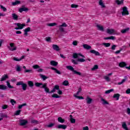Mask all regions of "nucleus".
<instances>
[{"label": "nucleus", "mask_w": 130, "mask_h": 130, "mask_svg": "<svg viewBox=\"0 0 130 130\" xmlns=\"http://www.w3.org/2000/svg\"><path fill=\"white\" fill-rule=\"evenodd\" d=\"M107 33H108V34H113V33H114V30L109 28L107 30Z\"/></svg>", "instance_id": "4be33fe9"}, {"label": "nucleus", "mask_w": 130, "mask_h": 130, "mask_svg": "<svg viewBox=\"0 0 130 130\" xmlns=\"http://www.w3.org/2000/svg\"><path fill=\"white\" fill-rule=\"evenodd\" d=\"M32 68L35 69H39L40 68V66L38 65H34L32 66Z\"/></svg>", "instance_id": "69168bd1"}, {"label": "nucleus", "mask_w": 130, "mask_h": 130, "mask_svg": "<svg viewBox=\"0 0 130 130\" xmlns=\"http://www.w3.org/2000/svg\"><path fill=\"white\" fill-rule=\"evenodd\" d=\"M101 101L102 102V104H103L104 105H105L106 104H109L107 101L106 100H105V99H104L103 98L101 99Z\"/></svg>", "instance_id": "2f4dec72"}, {"label": "nucleus", "mask_w": 130, "mask_h": 130, "mask_svg": "<svg viewBox=\"0 0 130 130\" xmlns=\"http://www.w3.org/2000/svg\"><path fill=\"white\" fill-rule=\"evenodd\" d=\"M50 64L53 67H56L58 64V63L54 60H52L50 61Z\"/></svg>", "instance_id": "f3484780"}, {"label": "nucleus", "mask_w": 130, "mask_h": 130, "mask_svg": "<svg viewBox=\"0 0 130 130\" xmlns=\"http://www.w3.org/2000/svg\"><path fill=\"white\" fill-rule=\"evenodd\" d=\"M9 77L8 75H4L1 78V82H3V81H6L7 79H8Z\"/></svg>", "instance_id": "aec40b11"}, {"label": "nucleus", "mask_w": 130, "mask_h": 130, "mask_svg": "<svg viewBox=\"0 0 130 130\" xmlns=\"http://www.w3.org/2000/svg\"><path fill=\"white\" fill-rule=\"evenodd\" d=\"M27 104L26 103L22 104V105H20L18 106V109H21L22 107H24V106H26Z\"/></svg>", "instance_id": "c03bdc74"}, {"label": "nucleus", "mask_w": 130, "mask_h": 130, "mask_svg": "<svg viewBox=\"0 0 130 130\" xmlns=\"http://www.w3.org/2000/svg\"><path fill=\"white\" fill-rule=\"evenodd\" d=\"M47 25L49 26V27H53V26H56V25H57V23L54 22L52 23H48Z\"/></svg>", "instance_id": "7c9ffc66"}, {"label": "nucleus", "mask_w": 130, "mask_h": 130, "mask_svg": "<svg viewBox=\"0 0 130 130\" xmlns=\"http://www.w3.org/2000/svg\"><path fill=\"white\" fill-rule=\"evenodd\" d=\"M104 78L105 79V80H106V81H107V82H109L110 81V79L109 78V77H108V76H104Z\"/></svg>", "instance_id": "8fccbe9b"}, {"label": "nucleus", "mask_w": 130, "mask_h": 130, "mask_svg": "<svg viewBox=\"0 0 130 130\" xmlns=\"http://www.w3.org/2000/svg\"><path fill=\"white\" fill-rule=\"evenodd\" d=\"M99 5L101 6L102 8H104L105 7V5H104L103 0H100V1L99 2Z\"/></svg>", "instance_id": "b1692460"}, {"label": "nucleus", "mask_w": 130, "mask_h": 130, "mask_svg": "<svg viewBox=\"0 0 130 130\" xmlns=\"http://www.w3.org/2000/svg\"><path fill=\"white\" fill-rule=\"evenodd\" d=\"M28 123V121L26 120H20V125H25Z\"/></svg>", "instance_id": "9d476101"}, {"label": "nucleus", "mask_w": 130, "mask_h": 130, "mask_svg": "<svg viewBox=\"0 0 130 130\" xmlns=\"http://www.w3.org/2000/svg\"><path fill=\"white\" fill-rule=\"evenodd\" d=\"M96 28H98V29H99L100 31H104V28L103 27V26L100 24L96 25Z\"/></svg>", "instance_id": "ddd939ff"}, {"label": "nucleus", "mask_w": 130, "mask_h": 130, "mask_svg": "<svg viewBox=\"0 0 130 130\" xmlns=\"http://www.w3.org/2000/svg\"><path fill=\"white\" fill-rule=\"evenodd\" d=\"M7 85L8 87H9L10 89H13V88H14L13 86H12V85H11V84H10V82L9 81H7Z\"/></svg>", "instance_id": "09e8293b"}, {"label": "nucleus", "mask_w": 130, "mask_h": 130, "mask_svg": "<svg viewBox=\"0 0 130 130\" xmlns=\"http://www.w3.org/2000/svg\"><path fill=\"white\" fill-rule=\"evenodd\" d=\"M105 40H113L114 39V37L113 36H111L107 38H104Z\"/></svg>", "instance_id": "72a5a7b5"}, {"label": "nucleus", "mask_w": 130, "mask_h": 130, "mask_svg": "<svg viewBox=\"0 0 130 130\" xmlns=\"http://www.w3.org/2000/svg\"><path fill=\"white\" fill-rule=\"evenodd\" d=\"M12 16L13 20H18V18H19V16H18V15L15 13H13Z\"/></svg>", "instance_id": "5701e85b"}, {"label": "nucleus", "mask_w": 130, "mask_h": 130, "mask_svg": "<svg viewBox=\"0 0 130 130\" xmlns=\"http://www.w3.org/2000/svg\"><path fill=\"white\" fill-rule=\"evenodd\" d=\"M35 86L36 87H40V86H43V84H42V83L36 82L35 83Z\"/></svg>", "instance_id": "e433bc0d"}, {"label": "nucleus", "mask_w": 130, "mask_h": 130, "mask_svg": "<svg viewBox=\"0 0 130 130\" xmlns=\"http://www.w3.org/2000/svg\"><path fill=\"white\" fill-rule=\"evenodd\" d=\"M41 78L44 80L45 81V80H46V79H47V77L43 75H41Z\"/></svg>", "instance_id": "bf43d9fd"}, {"label": "nucleus", "mask_w": 130, "mask_h": 130, "mask_svg": "<svg viewBox=\"0 0 130 130\" xmlns=\"http://www.w3.org/2000/svg\"><path fill=\"white\" fill-rule=\"evenodd\" d=\"M113 91H114V89H113L106 90L105 91V94H110V93H111V92H113Z\"/></svg>", "instance_id": "79ce46f5"}, {"label": "nucleus", "mask_w": 130, "mask_h": 130, "mask_svg": "<svg viewBox=\"0 0 130 130\" xmlns=\"http://www.w3.org/2000/svg\"><path fill=\"white\" fill-rule=\"evenodd\" d=\"M53 48L54 50H56L57 51L59 50V47H58L56 45H53Z\"/></svg>", "instance_id": "c756f323"}, {"label": "nucleus", "mask_w": 130, "mask_h": 130, "mask_svg": "<svg viewBox=\"0 0 130 130\" xmlns=\"http://www.w3.org/2000/svg\"><path fill=\"white\" fill-rule=\"evenodd\" d=\"M0 89H1V90H7V86L0 85Z\"/></svg>", "instance_id": "4c0bfd02"}, {"label": "nucleus", "mask_w": 130, "mask_h": 130, "mask_svg": "<svg viewBox=\"0 0 130 130\" xmlns=\"http://www.w3.org/2000/svg\"><path fill=\"white\" fill-rule=\"evenodd\" d=\"M122 127L125 130H128L127 126L126 125V123L125 122H122Z\"/></svg>", "instance_id": "9b49d317"}, {"label": "nucleus", "mask_w": 130, "mask_h": 130, "mask_svg": "<svg viewBox=\"0 0 130 130\" xmlns=\"http://www.w3.org/2000/svg\"><path fill=\"white\" fill-rule=\"evenodd\" d=\"M119 97H120V94L119 93L114 94V100L118 101L119 100Z\"/></svg>", "instance_id": "6ab92c4d"}, {"label": "nucleus", "mask_w": 130, "mask_h": 130, "mask_svg": "<svg viewBox=\"0 0 130 130\" xmlns=\"http://www.w3.org/2000/svg\"><path fill=\"white\" fill-rule=\"evenodd\" d=\"M79 7V5H76V4H72L71 6V8H72V9H77V8Z\"/></svg>", "instance_id": "58836bf2"}, {"label": "nucleus", "mask_w": 130, "mask_h": 130, "mask_svg": "<svg viewBox=\"0 0 130 130\" xmlns=\"http://www.w3.org/2000/svg\"><path fill=\"white\" fill-rule=\"evenodd\" d=\"M21 4V2L19 1H15L14 2L12 3V6H17V5H20Z\"/></svg>", "instance_id": "a878e982"}, {"label": "nucleus", "mask_w": 130, "mask_h": 130, "mask_svg": "<svg viewBox=\"0 0 130 130\" xmlns=\"http://www.w3.org/2000/svg\"><path fill=\"white\" fill-rule=\"evenodd\" d=\"M53 98H60V96L57 95V94H53L52 95Z\"/></svg>", "instance_id": "603ef678"}, {"label": "nucleus", "mask_w": 130, "mask_h": 130, "mask_svg": "<svg viewBox=\"0 0 130 130\" xmlns=\"http://www.w3.org/2000/svg\"><path fill=\"white\" fill-rule=\"evenodd\" d=\"M86 102L88 104H91L92 102V99L89 97H87L86 99Z\"/></svg>", "instance_id": "cd10ccee"}, {"label": "nucleus", "mask_w": 130, "mask_h": 130, "mask_svg": "<svg viewBox=\"0 0 130 130\" xmlns=\"http://www.w3.org/2000/svg\"><path fill=\"white\" fill-rule=\"evenodd\" d=\"M28 10V8H19V12L20 13H22V12H27Z\"/></svg>", "instance_id": "2eb2a0df"}, {"label": "nucleus", "mask_w": 130, "mask_h": 130, "mask_svg": "<svg viewBox=\"0 0 130 130\" xmlns=\"http://www.w3.org/2000/svg\"><path fill=\"white\" fill-rule=\"evenodd\" d=\"M31 123H33L34 124H38L39 122L36 120L32 119L31 121Z\"/></svg>", "instance_id": "ea45409f"}, {"label": "nucleus", "mask_w": 130, "mask_h": 130, "mask_svg": "<svg viewBox=\"0 0 130 130\" xmlns=\"http://www.w3.org/2000/svg\"><path fill=\"white\" fill-rule=\"evenodd\" d=\"M1 9L4 11V12H7V8L3 6V5H0Z\"/></svg>", "instance_id": "052dcab7"}, {"label": "nucleus", "mask_w": 130, "mask_h": 130, "mask_svg": "<svg viewBox=\"0 0 130 130\" xmlns=\"http://www.w3.org/2000/svg\"><path fill=\"white\" fill-rule=\"evenodd\" d=\"M54 125V123H50L48 125H47V127H52Z\"/></svg>", "instance_id": "6e6d98bb"}, {"label": "nucleus", "mask_w": 130, "mask_h": 130, "mask_svg": "<svg viewBox=\"0 0 130 130\" xmlns=\"http://www.w3.org/2000/svg\"><path fill=\"white\" fill-rule=\"evenodd\" d=\"M24 83H23V81H20L17 83L16 85L17 86H22Z\"/></svg>", "instance_id": "13d9d810"}, {"label": "nucleus", "mask_w": 130, "mask_h": 130, "mask_svg": "<svg viewBox=\"0 0 130 130\" xmlns=\"http://www.w3.org/2000/svg\"><path fill=\"white\" fill-rule=\"evenodd\" d=\"M58 122H60V123H63V122H64L65 120L64 119L62 118L61 117H59L58 118Z\"/></svg>", "instance_id": "412c9836"}, {"label": "nucleus", "mask_w": 130, "mask_h": 130, "mask_svg": "<svg viewBox=\"0 0 130 130\" xmlns=\"http://www.w3.org/2000/svg\"><path fill=\"white\" fill-rule=\"evenodd\" d=\"M46 86H47V84L45 83L43 85V86L41 87V88H43L45 89V92H46V93H50V92H49V88L46 87Z\"/></svg>", "instance_id": "0eeeda50"}, {"label": "nucleus", "mask_w": 130, "mask_h": 130, "mask_svg": "<svg viewBox=\"0 0 130 130\" xmlns=\"http://www.w3.org/2000/svg\"><path fill=\"white\" fill-rule=\"evenodd\" d=\"M82 91V88L80 87L78 89V91L76 93L74 94L73 96L74 97H75V98H77V99H79V100H81L82 99H84V98L83 96H78L79 94H80V92Z\"/></svg>", "instance_id": "7ed1b4c3"}, {"label": "nucleus", "mask_w": 130, "mask_h": 130, "mask_svg": "<svg viewBox=\"0 0 130 130\" xmlns=\"http://www.w3.org/2000/svg\"><path fill=\"white\" fill-rule=\"evenodd\" d=\"M57 128H61L62 129H66L67 128V125L59 124L57 126Z\"/></svg>", "instance_id": "f8f14e48"}, {"label": "nucleus", "mask_w": 130, "mask_h": 130, "mask_svg": "<svg viewBox=\"0 0 130 130\" xmlns=\"http://www.w3.org/2000/svg\"><path fill=\"white\" fill-rule=\"evenodd\" d=\"M63 85L64 86H68L69 85V81L68 80H65L63 82Z\"/></svg>", "instance_id": "5fc2aeb1"}, {"label": "nucleus", "mask_w": 130, "mask_h": 130, "mask_svg": "<svg viewBox=\"0 0 130 130\" xmlns=\"http://www.w3.org/2000/svg\"><path fill=\"white\" fill-rule=\"evenodd\" d=\"M99 67L98 65H94L92 68H91V71H96V70H98Z\"/></svg>", "instance_id": "a18cd8bd"}, {"label": "nucleus", "mask_w": 130, "mask_h": 130, "mask_svg": "<svg viewBox=\"0 0 130 130\" xmlns=\"http://www.w3.org/2000/svg\"><path fill=\"white\" fill-rule=\"evenodd\" d=\"M70 121L71 123H75L76 122V119H75L74 118H73V115H70Z\"/></svg>", "instance_id": "bb28decb"}, {"label": "nucleus", "mask_w": 130, "mask_h": 130, "mask_svg": "<svg viewBox=\"0 0 130 130\" xmlns=\"http://www.w3.org/2000/svg\"><path fill=\"white\" fill-rule=\"evenodd\" d=\"M119 66L120 68H123V67H125V66H126V63L125 62H121L119 63Z\"/></svg>", "instance_id": "c85d7f7f"}, {"label": "nucleus", "mask_w": 130, "mask_h": 130, "mask_svg": "<svg viewBox=\"0 0 130 130\" xmlns=\"http://www.w3.org/2000/svg\"><path fill=\"white\" fill-rule=\"evenodd\" d=\"M129 30V28H127L124 29H122L121 32V33H122L123 34H124V33H126V32H127L128 30Z\"/></svg>", "instance_id": "f704fd0d"}, {"label": "nucleus", "mask_w": 130, "mask_h": 130, "mask_svg": "<svg viewBox=\"0 0 130 130\" xmlns=\"http://www.w3.org/2000/svg\"><path fill=\"white\" fill-rule=\"evenodd\" d=\"M72 44L74 45L75 46H77L78 45V41H74L73 42Z\"/></svg>", "instance_id": "e2e57ef3"}, {"label": "nucleus", "mask_w": 130, "mask_h": 130, "mask_svg": "<svg viewBox=\"0 0 130 130\" xmlns=\"http://www.w3.org/2000/svg\"><path fill=\"white\" fill-rule=\"evenodd\" d=\"M78 61H79V62H84V61H86V60L84 58H78Z\"/></svg>", "instance_id": "864d4df0"}, {"label": "nucleus", "mask_w": 130, "mask_h": 130, "mask_svg": "<svg viewBox=\"0 0 130 130\" xmlns=\"http://www.w3.org/2000/svg\"><path fill=\"white\" fill-rule=\"evenodd\" d=\"M90 53H93V54H95V55H100V53H99V52L95 51V50H91L90 51Z\"/></svg>", "instance_id": "dca6fc26"}, {"label": "nucleus", "mask_w": 130, "mask_h": 130, "mask_svg": "<svg viewBox=\"0 0 130 130\" xmlns=\"http://www.w3.org/2000/svg\"><path fill=\"white\" fill-rule=\"evenodd\" d=\"M116 4L118 6H120V5L123 4L124 0H116Z\"/></svg>", "instance_id": "a211bd4d"}, {"label": "nucleus", "mask_w": 130, "mask_h": 130, "mask_svg": "<svg viewBox=\"0 0 130 130\" xmlns=\"http://www.w3.org/2000/svg\"><path fill=\"white\" fill-rule=\"evenodd\" d=\"M103 45H104L105 47H109L110 46V43H105L103 44Z\"/></svg>", "instance_id": "3c124183"}, {"label": "nucleus", "mask_w": 130, "mask_h": 130, "mask_svg": "<svg viewBox=\"0 0 130 130\" xmlns=\"http://www.w3.org/2000/svg\"><path fill=\"white\" fill-rule=\"evenodd\" d=\"M22 89L24 91H26L27 89V84L26 83H23L22 85Z\"/></svg>", "instance_id": "c9c22d12"}, {"label": "nucleus", "mask_w": 130, "mask_h": 130, "mask_svg": "<svg viewBox=\"0 0 130 130\" xmlns=\"http://www.w3.org/2000/svg\"><path fill=\"white\" fill-rule=\"evenodd\" d=\"M73 73H74V74H76V75H78V76H81V73H80L78 71H76V70H75Z\"/></svg>", "instance_id": "0e129e2a"}, {"label": "nucleus", "mask_w": 130, "mask_h": 130, "mask_svg": "<svg viewBox=\"0 0 130 130\" xmlns=\"http://www.w3.org/2000/svg\"><path fill=\"white\" fill-rule=\"evenodd\" d=\"M80 56H81V57L85 58L84 56L81 53H74L73 54V57H74V58H79V57H80Z\"/></svg>", "instance_id": "39448f33"}, {"label": "nucleus", "mask_w": 130, "mask_h": 130, "mask_svg": "<svg viewBox=\"0 0 130 130\" xmlns=\"http://www.w3.org/2000/svg\"><path fill=\"white\" fill-rule=\"evenodd\" d=\"M56 90H59V86L57 85L54 86V88L51 91H50V93H54V92L56 91Z\"/></svg>", "instance_id": "6e6552de"}, {"label": "nucleus", "mask_w": 130, "mask_h": 130, "mask_svg": "<svg viewBox=\"0 0 130 130\" xmlns=\"http://www.w3.org/2000/svg\"><path fill=\"white\" fill-rule=\"evenodd\" d=\"M10 103H11L12 105L14 106V105H15V104H16V101H15V100L11 99L10 100Z\"/></svg>", "instance_id": "49530a36"}, {"label": "nucleus", "mask_w": 130, "mask_h": 130, "mask_svg": "<svg viewBox=\"0 0 130 130\" xmlns=\"http://www.w3.org/2000/svg\"><path fill=\"white\" fill-rule=\"evenodd\" d=\"M30 31H31V28L30 27H27L24 30V35L25 36H27L28 35V32H30Z\"/></svg>", "instance_id": "1a4fd4ad"}, {"label": "nucleus", "mask_w": 130, "mask_h": 130, "mask_svg": "<svg viewBox=\"0 0 130 130\" xmlns=\"http://www.w3.org/2000/svg\"><path fill=\"white\" fill-rule=\"evenodd\" d=\"M24 57H25V56H22L20 58H18L17 57H14L13 60H14L15 61H21L22 59H24Z\"/></svg>", "instance_id": "4468645a"}, {"label": "nucleus", "mask_w": 130, "mask_h": 130, "mask_svg": "<svg viewBox=\"0 0 130 130\" xmlns=\"http://www.w3.org/2000/svg\"><path fill=\"white\" fill-rule=\"evenodd\" d=\"M126 81V79H122L121 82L118 83V85H122V84H123V83H125Z\"/></svg>", "instance_id": "de8ad7c7"}, {"label": "nucleus", "mask_w": 130, "mask_h": 130, "mask_svg": "<svg viewBox=\"0 0 130 130\" xmlns=\"http://www.w3.org/2000/svg\"><path fill=\"white\" fill-rule=\"evenodd\" d=\"M63 27L65 28L68 27V24H67L66 22L62 23L61 25H59L58 26L59 30L61 33H63V32H64V28H63Z\"/></svg>", "instance_id": "f03ea898"}, {"label": "nucleus", "mask_w": 130, "mask_h": 130, "mask_svg": "<svg viewBox=\"0 0 130 130\" xmlns=\"http://www.w3.org/2000/svg\"><path fill=\"white\" fill-rule=\"evenodd\" d=\"M122 9V16H126V15H128V11H127V8L126 7H123Z\"/></svg>", "instance_id": "20e7f679"}, {"label": "nucleus", "mask_w": 130, "mask_h": 130, "mask_svg": "<svg viewBox=\"0 0 130 130\" xmlns=\"http://www.w3.org/2000/svg\"><path fill=\"white\" fill-rule=\"evenodd\" d=\"M83 46V48H84L85 49H87L88 50L89 49H91V46H89L87 44H84Z\"/></svg>", "instance_id": "393cba45"}, {"label": "nucleus", "mask_w": 130, "mask_h": 130, "mask_svg": "<svg viewBox=\"0 0 130 130\" xmlns=\"http://www.w3.org/2000/svg\"><path fill=\"white\" fill-rule=\"evenodd\" d=\"M50 40H51V38L50 37L46 38V41H47V42H49Z\"/></svg>", "instance_id": "774afa93"}, {"label": "nucleus", "mask_w": 130, "mask_h": 130, "mask_svg": "<svg viewBox=\"0 0 130 130\" xmlns=\"http://www.w3.org/2000/svg\"><path fill=\"white\" fill-rule=\"evenodd\" d=\"M82 130H89V127L88 126H84L82 128Z\"/></svg>", "instance_id": "338daca9"}, {"label": "nucleus", "mask_w": 130, "mask_h": 130, "mask_svg": "<svg viewBox=\"0 0 130 130\" xmlns=\"http://www.w3.org/2000/svg\"><path fill=\"white\" fill-rule=\"evenodd\" d=\"M67 69L69 70L70 71H72V72H74L75 70L74 69V68L71 66H67Z\"/></svg>", "instance_id": "473e14b6"}, {"label": "nucleus", "mask_w": 130, "mask_h": 130, "mask_svg": "<svg viewBox=\"0 0 130 130\" xmlns=\"http://www.w3.org/2000/svg\"><path fill=\"white\" fill-rule=\"evenodd\" d=\"M51 70H53V71H54V72H56V74H60V72H59V71L57 70V69L53 67L51 68Z\"/></svg>", "instance_id": "37998d69"}, {"label": "nucleus", "mask_w": 130, "mask_h": 130, "mask_svg": "<svg viewBox=\"0 0 130 130\" xmlns=\"http://www.w3.org/2000/svg\"><path fill=\"white\" fill-rule=\"evenodd\" d=\"M16 71L17 72H20L21 71V67H20L19 65L16 66Z\"/></svg>", "instance_id": "680f3d73"}, {"label": "nucleus", "mask_w": 130, "mask_h": 130, "mask_svg": "<svg viewBox=\"0 0 130 130\" xmlns=\"http://www.w3.org/2000/svg\"><path fill=\"white\" fill-rule=\"evenodd\" d=\"M14 25L17 27L15 28V30H22L24 27L26 26V24L25 23L21 24L20 23H14Z\"/></svg>", "instance_id": "f257e3e1"}, {"label": "nucleus", "mask_w": 130, "mask_h": 130, "mask_svg": "<svg viewBox=\"0 0 130 130\" xmlns=\"http://www.w3.org/2000/svg\"><path fill=\"white\" fill-rule=\"evenodd\" d=\"M10 47L9 48L10 50L11 51H14L17 49L16 46H15V44L12 43L10 44Z\"/></svg>", "instance_id": "423d86ee"}, {"label": "nucleus", "mask_w": 130, "mask_h": 130, "mask_svg": "<svg viewBox=\"0 0 130 130\" xmlns=\"http://www.w3.org/2000/svg\"><path fill=\"white\" fill-rule=\"evenodd\" d=\"M27 84L29 87H33L34 86V83L31 81H28Z\"/></svg>", "instance_id": "a19ab883"}, {"label": "nucleus", "mask_w": 130, "mask_h": 130, "mask_svg": "<svg viewBox=\"0 0 130 130\" xmlns=\"http://www.w3.org/2000/svg\"><path fill=\"white\" fill-rule=\"evenodd\" d=\"M21 113V110H18L15 112V115H19Z\"/></svg>", "instance_id": "4d7b16f0"}]
</instances>
